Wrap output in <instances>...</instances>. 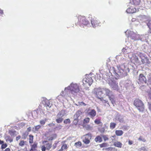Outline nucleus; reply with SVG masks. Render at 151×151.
I'll return each instance as SVG.
<instances>
[{
    "instance_id": "obj_24",
    "label": "nucleus",
    "mask_w": 151,
    "mask_h": 151,
    "mask_svg": "<svg viewBox=\"0 0 151 151\" xmlns=\"http://www.w3.org/2000/svg\"><path fill=\"white\" fill-rule=\"evenodd\" d=\"M115 134L118 136H121L122 135L123 132L122 130H116L115 131Z\"/></svg>"
},
{
    "instance_id": "obj_45",
    "label": "nucleus",
    "mask_w": 151,
    "mask_h": 151,
    "mask_svg": "<svg viewBox=\"0 0 151 151\" xmlns=\"http://www.w3.org/2000/svg\"><path fill=\"white\" fill-rule=\"evenodd\" d=\"M102 137L103 138L104 141H106L107 140H108L109 139L107 137V135H102Z\"/></svg>"
},
{
    "instance_id": "obj_10",
    "label": "nucleus",
    "mask_w": 151,
    "mask_h": 151,
    "mask_svg": "<svg viewBox=\"0 0 151 151\" xmlns=\"http://www.w3.org/2000/svg\"><path fill=\"white\" fill-rule=\"evenodd\" d=\"M138 83L139 84L146 83L148 85V83L147 82V80L143 74H140L138 77L137 81Z\"/></svg>"
},
{
    "instance_id": "obj_16",
    "label": "nucleus",
    "mask_w": 151,
    "mask_h": 151,
    "mask_svg": "<svg viewBox=\"0 0 151 151\" xmlns=\"http://www.w3.org/2000/svg\"><path fill=\"white\" fill-rule=\"evenodd\" d=\"M91 134L88 133L86 134V144L89 143L90 140L91 138Z\"/></svg>"
},
{
    "instance_id": "obj_62",
    "label": "nucleus",
    "mask_w": 151,
    "mask_h": 151,
    "mask_svg": "<svg viewBox=\"0 0 151 151\" xmlns=\"http://www.w3.org/2000/svg\"><path fill=\"white\" fill-rule=\"evenodd\" d=\"M150 97L151 99V93L150 94Z\"/></svg>"
},
{
    "instance_id": "obj_50",
    "label": "nucleus",
    "mask_w": 151,
    "mask_h": 151,
    "mask_svg": "<svg viewBox=\"0 0 151 151\" xmlns=\"http://www.w3.org/2000/svg\"><path fill=\"white\" fill-rule=\"evenodd\" d=\"M21 138V137L20 136H18L16 138V140L17 141L18 140Z\"/></svg>"
},
{
    "instance_id": "obj_18",
    "label": "nucleus",
    "mask_w": 151,
    "mask_h": 151,
    "mask_svg": "<svg viewBox=\"0 0 151 151\" xmlns=\"http://www.w3.org/2000/svg\"><path fill=\"white\" fill-rule=\"evenodd\" d=\"M57 137V135L55 134H51L49 136L47 137L49 141H52L55 139Z\"/></svg>"
},
{
    "instance_id": "obj_29",
    "label": "nucleus",
    "mask_w": 151,
    "mask_h": 151,
    "mask_svg": "<svg viewBox=\"0 0 151 151\" xmlns=\"http://www.w3.org/2000/svg\"><path fill=\"white\" fill-rule=\"evenodd\" d=\"M29 134L28 132H25L23 133L22 135V138L23 139H26L27 137Z\"/></svg>"
},
{
    "instance_id": "obj_11",
    "label": "nucleus",
    "mask_w": 151,
    "mask_h": 151,
    "mask_svg": "<svg viewBox=\"0 0 151 151\" xmlns=\"http://www.w3.org/2000/svg\"><path fill=\"white\" fill-rule=\"evenodd\" d=\"M125 33L126 34V35H127V34H128L127 37H129L132 40H136V37L137 35L133 32L127 30L126 32H125Z\"/></svg>"
},
{
    "instance_id": "obj_30",
    "label": "nucleus",
    "mask_w": 151,
    "mask_h": 151,
    "mask_svg": "<svg viewBox=\"0 0 151 151\" xmlns=\"http://www.w3.org/2000/svg\"><path fill=\"white\" fill-rule=\"evenodd\" d=\"M148 82L149 84L151 85V73H149L147 75Z\"/></svg>"
},
{
    "instance_id": "obj_4",
    "label": "nucleus",
    "mask_w": 151,
    "mask_h": 151,
    "mask_svg": "<svg viewBox=\"0 0 151 151\" xmlns=\"http://www.w3.org/2000/svg\"><path fill=\"white\" fill-rule=\"evenodd\" d=\"M103 90L105 91L106 95L109 96V99L111 101L112 104H115V101L114 100L115 99V96L113 92L108 88H103Z\"/></svg>"
},
{
    "instance_id": "obj_7",
    "label": "nucleus",
    "mask_w": 151,
    "mask_h": 151,
    "mask_svg": "<svg viewBox=\"0 0 151 151\" xmlns=\"http://www.w3.org/2000/svg\"><path fill=\"white\" fill-rule=\"evenodd\" d=\"M137 55L141 58V62L143 64H150L149 59L145 54L139 52L137 53Z\"/></svg>"
},
{
    "instance_id": "obj_57",
    "label": "nucleus",
    "mask_w": 151,
    "mask_h": 151,
    "mask_svg": "<svg viewBox=\"0 0 151 151\" xmlns=\"http://www.w3.org/2000/svg\"><path fill=\"white\" fill-rule=\"evenodd\" d=\"M3 13V10L0 9V14H2Z\"/></svg>"
},
{
    "instance_id": "obj_44",
    "label": "nucleus",
    "mask_w": 151,
    "mask_h": 151,
    "mask_svg": "<svg viewBox=\"0 0 151 151\" xmlns=\"http://www.w3.org/2000/svg\"><path fill=\"white\" fill-rule=\"evenodd\" d=\"M7 147V145L6 144H3L1 146L2 149H4L6 148Z\"/></svg>"
},
{
    "instance_id": "obj_21",
    "label": "nucleus",
    "mask_w": 151,
    "mask_h": 151,
    "mask_svg": "<svg viewBox=\"0 0 151 151\" xmlns=\"http://www.w3.org/2000/svg\"><path fill=\"white\" fill-rule=\"evenodd\" d=\"M146 23L149 28V32L151 30V19L146 21Z\"/></svg>"
},
{
    "instance_id": "obj_63",
    "label": "nucleus",
    "mask_w": 151,
    "mask_h": 151,
    "mask_svg": "<svg viewBox=\"0 0 151 151\" xmlns=\"http://www.w3.org/2000/svg\"><path fill=\"white\" fill-rule=\"evenodd\" d=\"M132 19V21H134V19Z\"/></svg>"
},
{
    "instance_id": "obj_33",
    "label": "nucleus",
    "mask_w": 151,
    "mask_h": 151,
    "mask_svg": "<svg viewBox=\"0 0 151 151\" xmlns=\"http://www.w3.org/2000/svg\"><path fill=\"white\" fill-rule=\"evenodd\" d=\"M129 50V49L127 47V48H123L122 50V52L123 53H128V50Z\"/></svg>"
},
{
    "instance_id": "obj_1",
    "label": "nucleus",
    "mask_w": 151,
    "mask_h": 151,
    "mask_svg": "<svg viewBox=\"0 0 151 151\" xmlns=\"http://www.w3.org/2000/svg\"><path fill=\"white\" fill-rule=\"evenodd\" d=\"M113 69L115 76H116L115 78L116 79L126 76L127 73L129 71V68L126 66L124 64L117 66L116 68L113 67Z\"/></svg>"
},
{
    "instance_id": "obj_5",
    "label": "nucleus",
    "mask_w": 151,
    "mask_h": 151,
    "mask_svg": "<svg viewBox=\"0 0 151 151\" xmlns=\"http://www.w3.org/2000/svg\"><path fill=\"white\" fill-rule=\"evenodd\" d=\"M43 144L41 147V150L42 151H45L46 150H49L52 146V142H49L48 141L45 140L42 142Z\"/></svg>"
},
{
    "instance_id": "obj_14",
    "label": "nucleus",
    "mask_w": 151,
    "mask_h": 151,
    "mask_svg": "<svg viewBox=\"0 0 151 151\" xmlns=\"http://www.w3.org/2000/svg\"><path fill=\"white\" fill-rule=\"evenodd\" d=\"M115 119L116 120L119 121L120 122H123L124 121L123 116L119 114H116Z\"/></svg>"
},
{
    "instance_id": "obj_3",
    "label": "nucleus",
    "mask_w": 151,
    "mask_h": 151,
    "mask_svg": "<svg viewBox=\"0 0 151 151\" xmlns=\"http://www.w3.org/2000/svg\"><path fill=\"white\" fill-rule=\"evenodd\" d=\"M134 105L139 112H142L144 111V104L141 100L138 99H135L134 101Z\"/></svg>"
},
{
    "instance_id": "obj_64",
    "label": "nucleus",
    "mask_w": 151,
    "mask_h": 151,
    "mask_svg": "<svg viewBox=\"0 0 151 151\" xmlns=\"http://www.w3.org/2000/svg\"><path fill=\"white\" fill-rule=\"evenodd\" d=\"M149 32L151 33V30Z\"/></svg>"
},
{
    "instance_id": "obj_47",
    "label": "nucleus",
    "mask_w": 151,
    "mask_h": 151,
    "mask_svg": "<svg viewBox=\"0 0 151 151\" xmlns=\"http://www.w3.org/2000/svg\"><path fill=\"white\" fill-rule=\"evenodd\" d=\"M45 105L46 106H50V104L49 101H47L45 103Z\"/></svg>"
},
{
    "instance_id": "obj_31",
    "label": "nucleus",
    "mask_w": 151,
    "mask_h": 151,
    "mask_svg": "<svg viewBox=\"0 0 151 151\" xmlns=\"http://www.w3.org/2000/svg\"><path fill=\"white\" fill-rule=\"evenodd\" d=\"M81 142L80 141H78L77 142H76L74 144L75 146L77 148L79 147H80L81 146Z\"/></svg>"
},
{
    "instance_id": "obj_22",
    "label": "nucleus",
    "mask_w": 151,
    "mask_h": 151,
    "mask_svg": "<svg viewBox=\"0 0 151 151\" xmlns=\"http://www.w3.org/2000/svg\"><path fill=\"white\" fill-rule=\"evenodd\" d=\"M140 2V0H130V3L132 4H134L136 5H138L139 4Z\"/></svg>"
},
{
    "instance_id": "obj_41",
    "label": "nucleus",
    "mask_w": 151,
    "mask_h": 151,
    "mask_svg": "<svg viewBox=\"0 0 151 151\" xmlns=\"http://www.w3.org/2000/svg\"><path fill=\"white\" fill-rule=\"evenodd\" d=\"M41 126L40 125H37L35 126V131H38L39 129L41 128Z\"/></svg>"
},
{
    "instance_id": "obj_20",
    "label": "nucleus",
    "mask_w": 151,
    "mask_h": 151,
    "mask_svg": "<svg viewBox=\"0 0 151 151\" xmlns=\"http://www.w3.org/2000/svg\"><path fill=\"white\" fill-rule=\"evenodd\" d=\"M122 143L120 142H114V145L116 147L119 148H121L122 146Z\"/></svg>"
},
{
    "instance_id": "obj_51",
    "label": "nucleus",
    "mask_w": 151,
    "mask_h": 151,
    "mask_svg": "<svg viewBox=\"0 0 151 151\" xmlns=\"http://www.w3.org/2000/svg\"><path fill=\"white\" fill-rule=\"evenodd\" d=\"M133 142L132 141L129 140L128 142L129 144V145H131L133 144Z\"/></svg>"
},
{
    "instance_id": "obj_42",
    "label": "nucleus",
    "mask_w": 151,
    "mask_h": 151,
    "mask_svg": "<svg viewBox=\"0 0 151 151\" xmlns=\"http://www.w3.org/2000/svg\"><path fill=\"white\" fill-rule=\"evenodd\" d=\"M139 151H146V149L145 147H142L138 149Z\"/></svg>"
},
{
    "instance_id": "obj_61",
    "label": "nucleus",
    "mask_w": 151,
    "mask_h": 151,
    "mask_svg": "<svg viewBox=\"0 0 151 151\" xmlns=\"http://www.w3.org/2000/svg\"><path fill=\"white\" fill-rule=\"evenodd\" d=\"M104 129L103 128L101 129V132H104Z\"/></svg>"
},
{
    "instance_id": "obj_37",
    "label": "nucleus",
    "mask_w": 151,
    "mask_h": 151,
    "mask_svg": "<svg viewBox=\"0 0 151 151\" xmlns=\"http://www.w3.org/2000/svg\"><path fill=\"white\" fill-rule=\"evenodd\" d=\"M24 142L23 140H21L20 141L19 143V145L21 147H23L24 145L25 142Z\"/></svg>"
},
{
    "instance_id": "obj_27",
    "label": "nucleus",
    "mask_w": 151,
    "mask_h": 151,
    "mask_svg": "<svg viewBox=\"0 0 151 151\" xmlns=\"http://www.w3.org/2000/svg\"><path fill=\"white\" fill-rule=\"evenodd\" d=\"M82 115V112L80 111H78L75 114L74 116H75L76 118H78L80 116Z\"/></svg>"
},
{
    "instance_id": "obj_19",
    "label": "nucleus",
    "mask_w": 151,
    "mask_h": 151,
    "mask_svg": "<svg viewBox=\"0 0 151 151\" xmlns=\"http://www.w3.org/2000/svg\"><path fill=\"white\" fill-rule=\"evenodd\" d=\"M88 114L91 117H93L96 115V112L95 110L93 109L91 110V111L88 112Z\"/></svg>"
},
{
    "instance_id": "obj_46",
    "label": "nucleus",
    "mask_w": 151,
    "mask_h": 151,
    "mask_svg": "<svg viewBox=\"0 0 151 151\" xmlns=\"http://www.w3.org/2000/svg\"><path fill=\"white\" fill-rule=\"evenodd\" d=\"M107 145V144L106 143H104L101 144L100 145V146L101 147H106Z\"/></svg>"
},
{
    "instance_id": "obj_13",
    "label": "nucleus",
    "mask_w": 151,
    "mask_h": 151,
    "mask_svg": "<svg viewBox=\"0 0 151 151\" xmlns=\"http://www.w3.org/2000/svg\"><path fill=\"white\" fill-rule=\"evenodd\" d=\"M61 115V114L60 113H58L57 114V119L56 120L57 123H60L62 122L63 119L62 117L63 116V115Z\"/></svg>"
},
{
    "instance_id": "obj_9",
    "label": "nucleus",
    "mask_w": 151,
    "mask_h": 151,
    "mask_svg": "<svg viewBox=\"0 0 151 151\" xmlns=\"http://www.w3.org/2000/svg\"><path fill=\"white\" fill-rule=\"evenodd\" d=\"M103 91H104L103 88L101 89L99 88H95L93 91V92L94 94L96 95V97L101 100V98H103L101 97V95L103 94Z\"/></svg>"
},
{
    "instance_id": "obj_48",
    "label": "nucleus",
    "mask_w": 151,
    "mask_h": 151,
    "mask_svg": "<svg viewBox=\"0 0 151 151\" xmlns=\"http://www.w3.org/2000/svg\"><path fill=\"white\" fill-rule=\"evenodd\" d=\"M90 119L88 118H86V123H87L89 122Z\"/></svg>"
},
{
    "instance_id": "obj_52",
    "label": "nucleus",
    "mask_w": 151,
    "mask_h": 151,
    "mask_svg": "<svg viewBox=\"0 0 151 151\" xmlns=\"http://www.w3.org/2000/svg\"><path fill=\"white\" fill-rule=\"evenodd\" d=\"M149 104V109L151 111V104H149V103H148Z\"/></svg>"
},
{
    "instance_id": "obj_35",
    "label": "nucleus",
    "mask_w": 151,
    "mask_h": 151,
    "mask_svg": "<svg viewBox=\"0 0 151 151\" xmlns=\"http://www.w3.org/2000/svg\"><path fill=\"white\" fill-rule=\"evenodd\" d=\"M86 129L88 130H91L92 129V127L88 124H86Z\"/></svg>"
},
{
    "instance_id": "obj_49",
    "label": "nucleus",
    "mask_w": 151,
    "mask_h": 151,
    "mask_svg": "<svg viewBox=\"0 0 151 151\" xmlns=\"http://www.w3.org/2000/svg\"><path fill=\"white\" fill-rule=\"evenodd\" d=\"M57 147V143H55L53 145V149H55Z\"/></svg>"
},
{
    "instance_id": "obj_8",
    "label": "nucleus",
    "mask_w": 151,
    "mask_h": 151,
    "mask_svg": "<svg viewBox=\"0 0 151 151\" xmlns=\"http://www.w3.org/2000/svg\"><path fill=\"white\" fill-rule=\"evenodd\" d=\"M68 90L70 91L72 93L74 94L80 91L78 86L76 84H71L68 87Z\"/></svg>"
},
{
    "instance_id": "obj_39",
    "label": "nucleus",
    "mask_w": 151,
    "mask_h": 151,
    "mask_svg": "<svg viewBox=\"0 0 151 151\" xmlns=\"http://www.w3.org/2000/svg\"><path fill=\"white\" fill-rule=\"evenodd\" d=\"M138 140L139 141H143L144 142L146 141V140L144 138H143L142 136H140L138 138Z\"/></svg>"
},
{
    "instance_id": "obj_58",
    "label": "nucleus",
    "mask_w": 151,
    "mask_h": 151,
    "mask_svg": "<svg viewBox=\"0 0 151 151\" xmlns=\"http://www.w3.org/2000/svg\"><path fill=\"white\" fill-rule=\"evenodd\" d=\"M86 25H88V24H89V22H88V21H86Z\"/></svg>"
},
{
    "instance_id": "obj_23",
    "label": "nucleus",
    "mask_w": 151,
    "mask_h": 151,
    "mask_svg": "<svg viewBox=\"0 0 151 151\" xmlns=\"http://www.w3.org/2000/svg\"><path fill=\"white\" fill-rule=\"evenodd\" d=\"M132 83L131 81L128 80L124 84V86L126 87L127 89L128 88V87L130 85H132Z\"/></svg>"
},
{
    "instance_id": "obj_2",
    "label": "nucleus",
    "mask_w": 151,
    "mask_h": 151,
    "mask_svg": "<svg viewBox=\"0 0 151 151\" xmlns=\"http://www.w3.org/2000/svg\"><path fill=\"white\" fill-rule=\"evenodd\" d=\"M107 78L108 79V83L111 88L113 90L118 91L119 90L118 83L115 81L114 78H111L110 76H107Z\"/></svg>"
},
{
    "instance_id": "obj_6",
    "label": "nucleus",
    "mask_w": 151,
    "mask_h": 151,
    "mask_svg": "<svg viewBox=\"0 0 151 151\" xmlns=\"http://www.w3.org/2000/svg\"><path fill=\"white\" fill-rule=\"evenodd\" d=\"M91 73L86 74V90H89L88 86H90L93 83V80L91 76Z\"/></svg>"
},
{
    "instance_id": "obj_17",
    "label": "nucleus",
    "mask_w": 151,
    "mask_h": 151,
    "mask_svg": "<svg viewBox=\"0 0 151 151\" xmlns=\"http://www.w3.org/2000/svg\"><path fill=\"white\" fill-rule=\"evenodd\" d=\"M136 10L135 8H128L126 11L128 13H133L135 12Z\"/></svg>"
},
{
    "instance_id": "obj_25",
    "label": "nucleus",
    "mask_w": 151,
    "mask_h": 151,
    "mask_svg": "<svg viewBox=\"0 0 151 151\" xmlns=\"http://www.w3.org/2000/svg\"><path fill=\"white\" fill-rule=\"evenodd\" d=\"M34 136L33 135L30 134L29 135V141L30 144H32L33 142Z\"/></svg>"
},
{
    "instance_id": "obj_59",
    "label": "nucleus",
    "mask_w": 151,
    "mask_h": 151,
    "mask_svg": "<svg viewBox=\"0 0 151 151\" xmlns=\"http://www.w3.org/2000/svg\"><path fill=\"white\" fill-rule=\"evenodd\" d=\"M30 151H36V150L31 149L30 150Z\"/></svg>"
},
{
    "instance_id": "obj_32",
    "label": "nucleus",
    "mask_w": 151,
    "mask_h": 151,
    "mask_svg": "<svg viewBox=\"0 0 151 151\" xmlns=\"http://www.w3.org/2000/svg\"><path fill=\"white\" fill-rule=\"evenodd\" d=\"M37 143H34L33 144L31 145V148L32 149H34L35 150H36V148L37 147Z\"/></svg>"
},
{
    "instance_id": "obj_12",
    "label": "nucleus",
    "mask_w": 151,
    "mask_h": 151,
    "mask_svg": "<svg viewBox=\"0 0 151 151\" xmlns=\"http://www.w3.org/2000/svg\"><path fill=\"white\" fill-rule=\"evenodd\" d=\"M96 19L94 18L91 19V24L93 28L96 27V26H99V22L97 21Z\"/></svg>"
},
{
    "instance_id": "obj_55",
    "label": "nucleus",
    "mask_w": 151,
    "mask_h": 151,
    "mask_svg": "<svg viewBox=\"0 0 151 151\" xmlns=\"http://www.w3.org/2000/svg\"><path fill=\"white\" fill-rule=\"evenodd\" d=\"M62 126L60 125H59L58 127H56V128H59V129H60L61 128Z\"/></svg>"
},
{
    "instance_id": "obj_53",
    "label": "nucleus",
    "mask_w": 151,
    "mask_h": 151,
    "mask_svg": "<svg viewBox=\"0 0 151 151\" xmlns=\"http://www.w3.org/2000/svg\"><path fill=\"white\" fill-rule=\"evenodd\" d=\"M27 131L28 132H29L31 131V128L30 127H29L27 128Z\"/></svg>"
},
{
    "instance_id": "obj_28",
    "label": "nucleus",
    "mask_w": 151,
    "mask_h": 151,
    "mask_svg": "<svg viewBox=\"0 0 151 151\" xmlns=\"http://www.w3.org/2000/svg\"><path fill=\"white\" fill-rule=\"evenodd\" d=\"M95 140L96 142H100L102 141V139L101 137L100 136H98L95 138Z\"/></svg>"
},
{
    "instance_id": "obj_34",
    "label": "nucleus",
    "mask_w": 151,
    "mask_h": 151,
    "mask_svg": "<svg viewBox=\"0 0 151 151\" xmlns=\"http://www.w3.org/2000/svg\"><path fill=\"white\" fill-rule=\"evenodd\" d=\"M116 125V124L114 122H111L110 124V127L111 129H114Z\"/></svg>"
},
{
    "instance_id": "obj_60",
    "label": "nucleus",
    "mask_w": 151,
    "mask_h": 151,
    "mask_svg": "<svg viewBox=\"0 0 151 151\" xmlns=\"http://www.w3.org/2000/svg\"><path fill=\"white\" fill-rule=\"evenodd\" d=\"M3 143H4V142L3 141H1L0 140V144L2 145Z\"/></svg>"
},
{
    "instance_id": "obj_40",
    "label": "nucleus",
    "mask_w": 151,
    "mask_h": 151,
    "mask_svg": "<svg viewBox=\"0 0 151 151\" xmlns=\"http://www.w3.org/2000/svg\"><path fill=\"white\" fill-rule=\"evenodd\" d=\"M70 121L69 119H66L64 121V123L65 124H70Z\"/></svg>"
},
{
    "instance_id": "obj_38",
    "label": "nucleus",
    "mask_w": 151,
    "mask_h": 151,
    "mask_svg": "<svg viewBox=\"0 0 151 151\" xmlns=\"http://www.w3.org/2000/svg\"><path fill=\"white\" fill-rule=\"evenodd\" d=\"M46 121V119L45 120H42L40 121V123L41 125H43L45 124Z\"/></svg>"
},
{
    "instance_id": "obj_56",
    "label": "nucleus",
    "mask_w": 151,
    "mask_h": 151,
    "mask_svg": "<svg viewBox=\"0 0 151 151\" xmlns=\"http://www.w3.org/2000/svg\"><path fill=\"white\" fill-rule=\"evenodd\" d=\"M5 151H10V150L9 148H6L5 150Z\"/></svg>"
},
{
    "instance_id": "obj_26",
    "label": "nucleus",
    "mask_w": 151,
    "mask_h": 151,
    "mask_svg": "<svg viewBox=\"0 0 151 151\" xmlns=\"http://www.w3.org/2000/svg\"><path fill=\"white\" fill-rule=\"evenodd\" d=\"M68 147L66 144H64L61 147L60 149L58 151H63L64 150H66L68 148Z\"/></svg>"
},
{
    "instance_id": "obj_15",
    "label": "nucleus",
    "mask_w": 151,
    "mask_h": 151,
    "mask_svg": "<svg viewBox=\"0 0 151 151\" xmlns=\"http://www.w3.org/2000/svg\"><path fill=\"white\" fill-rule=\"evenodd\" d=\"M131 60L132 63H138L139 62V60L138 57L135 55L132 56L131 59Z\"/></svg>"
},
{
    "instance_id": "obj_36",
    "label": "nucleus",
    "mask_w": 151,
    "mask_h": 151,
    "mask_svg": "<svg viewBox=\"0 0 151 151\" xmlns=\"http://www.w3.org/2000/svg\"><path fill=\"white\" fill-rule=\"evenodd\" d=\"M100 101L103 103L107 104L109 106H110L108 101H107L104 100L103 98H101Z\"/></svg>"
},
{
    "instance_id": "obj_54",
    "label": "nucleus",
    "mask_w": 151,
    "mask_h": 151,
    "mask_svg": "<svg viewBox=\"0 0 151 151\" xmlns=\"http://www.w3.org/2000/svg\"><path fill=\"white\" fill-rule=\"evenodd\" d=\"M48 125L49 126V127H51L52 126H54V124H53V123H50V124H48Z\"/></svg>"
},
{
    "instance_id": "obj_43",
    "label": "nucleus",
    "mask_w": 151,
    "mask_h": 151,
    "mask_svg": "<svg viewBox=\"0 0 151 151\" xmlns=\"http://www.w3.org/2000/svg\"><path fill=\"white\" fill-rule=\"evenodd\" d=\"M94 122L95 124H98L101 123L100 121L98 119H96L94 121Z\"/></svg>"
}]
</instances>
